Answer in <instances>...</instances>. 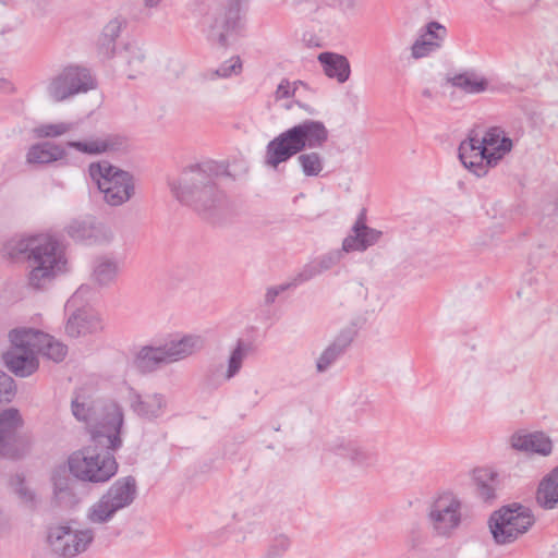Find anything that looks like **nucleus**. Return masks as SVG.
<instances>
[{"label":"nucleus","mask_w":558,"mask_h":558,"mask_svg":"<svg viewBox=\"0 0 558 558\" xmlns=\"http://www.w3.org/2000/svg\"><path fill=\"white\" fill-rule=\"evenodd\" d=\"M173 196L195 211L211 216L225 199L215 183L214 162H203L185 168L178 179L169 181Z\"/></svg>","instance_id":"1"},{"label":"nucleus","mask_w":558,"mask_h":558,"mask_svg":"<svg viewBox=\"0 0 558 558\" xmlns=\"http://www.w3.org/2000/svg\"><path fill=\"white\" fill-rule=\"evenodd\" d=\"M329 132L319 120H304L274 137L266 146L264 163L277 169L305 148H322L328 141Z\"/></svg>","instance_id":"2"},{"label":"nucleus","mask_w":558,"mask_h":558,"mask_svg":"<svg viewBox=\"0 0 558 558\" xmlns=\"http://www.w3.org/2000/svg\"><path fill=\"white\" fill-rule=\"evenodd\" d=\"M16 251L27 255L28 284L35 290L45 289L64 271L66 259L57 240L49 235H34L17 241Z\"/></svg>","instance_id":"3"},{"label":"nucleus","mask_w":558,"mask_h":558,"mask_svg":"<svg viewBox=\"0 0 558 558\" xmlns=\"http://www.w3.org/2000/svg\"><path fill=\"white\" fill-rule=\"evenodd\" d=\"M123 145L124 138L116 134L71 138L64 145L46 141L31 145L25 159L28 165H49L65 159L68 157L66 148L83 155L96 156L120 150Z\"/></svg>","instance_id":"4"},{"label":"nucleus","mask_w":558,"mask_h":558,"mask_svg":"<svg viewBox=\"0 0 558 558\" xmlns=\"http://www.w3.org/2000/svg\"><path fill=\"white\" fill-rule=\"evenodd\" d=\"M72 413L82 422L87 423L94 429L92 437L97 444H108L113 448L122 447L121 429L124 424L122 407L112 400H97L92 403L72 401Z\"/></svg>","instance_id":"5"},{"label":"nucleus","mask_w":558,"mask_h":558,"mask_svg":"<svg viewBox=\"0 0 558 558\" xmlns=\"http://www.w3.org/2000/svg\"><path fill=\"white\" fill-rule=\"evenodd\" d=\"M118 449L108 444H97L92 437L88 446L69 457V471L82 482L106 483L118 472V463L113 456Z\"/></svg>","instance_id":"6"},{"label":"nucleus","mask_w":558,"mask_h":558,"mask_svg":"<svg viewBox=\"0 0 558 558\" xmlns=\"http://www.w3.org/2000/svg\"><path fill=\"white\" fill-rule=\"evenodd\" d=\"M88 175L110 206H120L134 195L133 175L106 160L92 162L88 166Z\"/></svg>","instance_id":"7"},{"label":"nucleus","mask_w":558,"mask_h":558,"mask_svg":"<svg viewBox=\"0 0 558 558\" xmlns=\"http://www.w3.org/2000/svg\"><path fill=\"white\" fill-rule=\"evenodd\" d=\"M97 86L90 70L78 64H69L46 82V95L53 102H64Z\"/></svg>","instance_id":"8"},{"label":"nucleus","mask_w":558,"mask_h":558,"mask_svg":"<svg viewBox=\"0 0 558 558\" xmlns=\"http://www.w3.org/2000/svg\"><path fill=\"white\" fill-rule=\"evenodd\" d=\"M535 519L530 508L512 504L494 511L488 525L497 544H510L526 533Z\"/></svg>","instance_id":"9"},{"label":"nucleus","mask_w":558,"mask_h":558,"mask_svg":"<svg viewBox=\"0 0 558 558\" xmlns=\"http://www.w3.org/2000/svg\"><path fill=\"white\" fill-rule=\"evenodd\" d=\"M137 494L136 481L133 476L117 480L108 490L87 510L86 518L93 524H105L114 514L129 507Z\"/></svg>","instance_id":"10"},{"label":"nucleus","mask_w":558,"mask_h":558,"mask_svg":"<svg viewBox=\"0 0 558 558\" xmlns=\"http://www.w3.org/2000/svg\"><path fill=\"white\" fill-rule=\"evenodd\" d=\"M90 293V287L81 286L65 304V311L70 313L65 332L72 338L95 335L104 329L100 315L86 304Z\"/></svg>","instance_id":"11"},{"label":"nucleus","mask_w":558,"mask_h":558,"mask_svg":"<svg viewBox=\"0 0 558 558\" xmlns=\"http://www.w3.org/2000/svg\"><path fill=\"white\" fill-rule=\"evenodd\" d=\"M23 418L15 408L0 411V457L20 459L29 450V440L20 434Z\"/></svg>","instance_id":"12"},{"label":"nucleus","mask_w":558,"mask_h":558,"mask_svg":"<svg viewBox=\"0 0 558 558\" xmlns=\"http://www.w3.org/2000/svg\"><path fill=\"white\" fill-rule=\"evenodd\" d=\"M94 539L92 529L74 530L69 525L51 526L47 541L52 551L65 558L75 557L84 553Z\"/></svg>","instance_id":"13"},{"label":"nucleus","mask_w":558,"mask_h":558,"mask_svg":"<svg viewBox=\"0 0 558 558\" xmlns=\"http://www.w3.org/2000/svg\"><path fill=\"white\" fill-rule=\"evenodd\" d=\"M428 520L437 535L450 536L461 523V501L451 493L440 495L429 508Z\"/></svg>","instance_id":"14"},{"label":"nucleus","mask_w":558,"mask_h":558,"mask_svg":"<svg viewBox=\"0 0 558 558\" xmlns=\"http://www.w3.org/2000/svg\"><path fill=\"white\" fill-rule=\"evenodd\" d=\"M333 452L347 459L353 466L367 470L379 465V452L375 446L352 438L338 439L332 446Z\"/></svg>","instance_id":"15"},{"label":"nucleus","mask_w":558,"mask_h":558,"mask_svg":"<svg viewBox=\"0 0 558 558\" xmlns=\"http://www.w3.org/2000/svg\"><path fill=\"white\" fill-rule=\"evenodd\" d=\"M65 232L72 240L85 245H108L114 239L112 229L93 217L73 219Z\"/></svg>","instance_id":"16"},{"label":"nucleus","mask_w":558,"mask_h":558,"mask_svg":"<svg viewBox=\"0 0 558 558\" xmlns=\"http://www.w3.org/2000/svg\"><path fill=\"white\" fill-rule=\"evenodd\" d=\"M448 31L437 21H430L420 27L417 36L410 46L413 60H421L437 53L445 44Z\"/></svg>","instance_id":"17"},{"label":"nucleus","mask_w":558,"mask_h":558,"mask_svg":"<svg viewBox=\"0 0 558 558\" xmlns=\"http://www.w3.org/2000/svg\"><path fill=\"white\" fill-rule=\"evenodd\" d=\"M459 159L476 177L485 175L488 167L495 166L490 161L489 154H486L485 147L475 130H472L468 137L460 143Z\"/></svg>","instance_id":"18"},{"label":"nucleus","mask_w":558,"mask_h":558,"mask_svg":"<svg viewBox=\"0 0 558 558\" xmlns=\"http://www.w3.org/2000/svg\"><path fill=\"white\" fill-rule=\"evenodd\" d=\"M247 0H226L223 9L217 14L211 24L210 38L221 46L227 45L228 34L241 26L242 11Z\"/></svg>","instance_id":"19"},{"label":"nucleus","mask_w":558,"mask_h":558,"mask_svg":"<svg viewBox=\"0 0 558 558\" xmlns=\"http://www.w3.org/2000/svg\"><path fill=\"white\" fill-rule=\"evenodd\" d=\"M355 337L356 329L354 326L341 328L316 359V372L323 374L329 371L347 353Z\"/></svg>","instance_id":"20"},{"label":"nucleus","mask_w":558,"mask_h":558,"mask_svg":"<svg viewBox=\"0 0 558 558\" xmlns=\"http://www.w3.org/2000/svg\"><path fill=\"white\" fill-rule=\"evenodd\" d=\"M366 214L363 209L357 216L350 233L343 239L341 247L349 254L352 252H365L368 247L377 244L383 236L380 230L366 225Z\"/></svg>","instance_id":"21"},{"label":"nucleus","mask_w":558,"mask_h":558,"mask_svg":"<svg viewBox=\"0 0 558 558\" xmlns=\"http://www.w3.org/2000/svg\"><path fill=\"white\" fill-rule=\"evenodd\" d=\"M510 445L517 451L533 453L541 457L550 456L554 449L551 438L542 430H518L511 435Z\"/></svg>","instance_id":"22"},{"label":"nucleus","mask_w":558,"mask_h":558,"mask_svg":"<svg viewBox=\"0 0 558 558\" xmlns=\"http://www.w3.org/2000/svg\"><path fill=\"white\" fill-rule=\"evenodd\" d=\"M130 408L137 416L153 421L166 413L167 399L165 395L158 392L145 395L132 392Z\"/></svg>","instance_id":"23"},{"label":"nucleus","mask_w":558,"mask_h":558,"mask_svg":"<svg viewBox=\"0 0 558 558\" xmlns=\"http://www.w3.org/2000/svg\"><path fill=\"white\" fill-rule=\"evenodd\" d=\"M2 359L9 371L19 377L31 376L39 366L36 352L29 350L9 349Z\"/></svg>","instance_id":"24"},{"label":"nucleus","mask_w":558,"mask_h":558,"mask_svg":"<svg viewBox=\"0 0 558 558\" xmlns=\"http://www.w3.org/2000/svg\"><path fill=\"white\" fill-rule=\"evenodd\" d=\"M168 361L175 363L182 361L204 348V339L197 335H184L163 343Z\"/></svg>","instance_id":"25"},{"label":"nucleus","mask_w":558,"mask_h":558,"mask_svg":"<svg viewBox=\"0 0 558 558\" xmlns=\"http://www.w3.org/2000/svg\"><path fill=\"white\" fill-rule=\"evenodd\" d=\"M170 364L165 345H144L135 355L134 366L142 374H149Z\"/></svg>","instance_id":"26"},{"label":"nucleus","mask_w":558,"mask_h":558,"mask_svg":"<svg viewBox=\"0 0 558 558\" xmlns=\"http://www.w3.org/2000/svg\"><path fill=\"white\" fill-rule=\"evenodd\" d=\"M83 124L78 121H57L40 123L33 129L36 138H59L65 135L71 137L82 136Z\"/></svg>","instance_id":"27"},{"label":"nucleus","mask_w":558,"mask_h":558,"mask_svg":"<svg viewBox=\"0 0 558 558\" xmlns=\"http://www.w3.org/2000/svg\"><path fill=\"white\" fill-rule=\"evenodd\" d=\"M480 140L486 154H489L490 161L495 165L512 148V141L505 135V131L499 126L489 128Z\"/></svg>","instance_id":"28"},{"label":"nucleus","mask_w":558,"mask_h":558,"mask_svg":"<svg viewBox=\"0 0 558 558\" xmlns=\"http://www.w3.org/2000/svg\"><path fill=\"white\" fill-rule=\"evenodd\" d=\"M448 84L465 94L476 95L485 93L489 83L486 77L474 70H466L447 78Z\"/></svg>","instance_id":"29"},{"label":"nucleus","mask_w":558,"mask_h":558,"mask_svg":"<svg viewBox=\"0 0 558 558\" xmlns=\"http://www.w3.org/2000/svg\"><path fill=\"white\" fill-rule=\"evenodd\" d=\"M318 61L329 78H336L340 84L349 80L351 68L349 60L344 56L335 52H322L318 56Z\"/></svg>","instance_id":"30"},{"label":"nucleus","mask_w":558,"mask_h":558,"mask_svg":"<svg viewBox=\"0 0 558 558\" xmlns=\"http://www.w3.org/2000/svg\"><path fill=\"white\" fill-rule=\"evenodd\" d=\"M119 62L124 65L129 78H135L144 70L145 53L136 43H128L118 53Z\"/></svg>","instance_id":"31"},{"label":"nucleus","mask_w":558,"mask_h":558,"mask_svg":"<svg viewBox=\"0 0 558 558\" xmlns=\"http://www.w3.org/2000/svg\"><path fill=\"white\" fill-rule=\"evenodd\" d=\"M536 502L546 510L558 505V465L541 480L536 490Z\"/></svg>","instance_id":"32"},{"label":"nucleus","mask_w":558,"mask_h":558,"mask_svg":"<svg viewBox=\"0 0 558 558\" xmlns=\"http://www.w3.org/2000/svg\"><path fill=\"white\" fill-rule=\"evenodd\" d=\"M53 500L59 507H72L76 502L73 490V481L64 471H56L52 474Z\"/></svg>","instance_id":"33"},{"label":"nucleus","mask_w":558,"mask_h":558,"mask_svg":"<svg viewBox=\"0 0 558 558\" xmlns=\"http://www.w3.org/2000/svg\"><path fill=\"white\" fill-rule=\"evenodd\" d=\"M120 270V263L116 257L102 255L95 259L93 268L94 280L102 287L114 282Z\"/></svg>","instance_id":"34"},{"label":"nucleus","mask_w":558,"mask_h":558,"mask_svg":"<svg viewBox=\"0 0 558 558\" xmlns=\"http://www.w3.org/2000/svg\"><path fill=\"white\" fill-rule=\"evenodd\" d=\"M123 23L119 19H113L104 27L98 39V53L102 58H111L116 50V39L120 36Z\"/></svg>","instance_id":"35"},{"label":"nucleus","mask_w":558,"mask_h":558,"mask_svg":"<svg viewBox=\"0 0 558 558\" xmlns=\"http://www.w3.org/2000/svg\"><path fill=\"white\" fill-rule=\"evenodd\" d=\"M478 496L484 501L496 498L497 474L490 469H476L473 473Z\"/></svg>","instance_id":"36"},{"label":"nucleus","mask_w":558,"mask_h":558,"mask_svg":"<svg viewBox=\"0 0 558 558\" xmlns=\"http://www.w3.org/2000/svg\"><path fill=\"white\" fill-rule=\"evenodd\" d=\"M36 353H40L45 357L59 363L65 357L68 348L52 336L40 331Z\"/></svg>","instance_id":"37"},{"label":"nucleus","mask_w":558,"mask_h":558,"mask_svg":"<svg viewBox=\"0 0 558 558\" xmlns=\"http://www.w3.org/2000/svg\"><path fill=\"white\" fill-rule=\"evenodd\" d=\"M251 351V344L239 339L235 347L231 350L227 369L225 373V379L230 380L235 377L243 365L244 360L247 357Z\"/></svg>","instance_id":"38"},{"label":"nucleus","mask_w":558,"mask_h":558,"mask_svg":"<svg viewBox=\"0 0 558 558\" xmlns=\"http://www.w3.org/2000/svg\"><path fill=\"white\" fill-rule=\"evenodd\" d=\"M39 335L40 331L35 329H14L9 333L12 343L10 349H24L36 352Z\"/></svg>","instance_id":"39"},{"label":"nucleus","mask_w":558,"mask_h":558,"mask_svg":"<svg viewBox=\"0 0 558 558\" xmlns=\"http://www.w3.org/2000/svg\"><path fill=\"white\" fill-rule=\"evenodd\" d=\"M298 163L305 177H318L324 169V158L317 151L300 153Z\"/></svg>","instance_id":"40"},{"label":"nucleus","mask_w":558,"mask_h":558,"mask_svg":"<svg viewBox=\"0 0 558 558\" xmlns=\"http://www.w3.org/2000/svg\"><path fill=\"white\" fill-rule=\"evenodd\" d=\"M242 62L240 57L235 56L223 62L217 70L208 71L204 74L207 80H216L217 77H229L232 74L241 72Z\"/></svg>","instance_id":"41"},{"label":"nucleus","mask_w":558,"mask_h":558,"mask_svg":"<svg viewBox=\"0 0 558 558\" xmlns=\"http://www.w3.org/2000/svg\"><path fill=\"white\" fill-rule=\"evenodd\" d=\"M322 275L316 259L306 263L299 272L291 279L293 288L312 280L313 278Z\"/></svg>","instance_id":"42"},{"label":"nucleus","mask_w":558,"mask_h":558,"mask_svg":"<svg viewBox=\"0 0 558 558\" xmlns=\"http://www.w3.org/2000/svg\"><path fill=\"white\" fill-rule=\"evenodd\" d=\"M344 254L347 253L341 247L339 250H331L317 256L315 259L318 264L320 272L323 274L337 266L342 260Z\"/></svg>","instance_id":"43"},{"label":"nucleus","mask_w":558,"mask_h":558,"mask_svg":"<svg viewBox=\"0 0 558 558\" xmlns=\"http://www.w3.org/2000/svg\"><path fill=\"white\" fill-rule=\"evenodd\" d=\"M15 493L19 498L28 507H34L36 505V495L35 493L26 485L24 478L17 475L14 478Z\"/></svg>","instance_id":"44"},{"label":"nucleus","mask_w":558,"mask_h":558,"mask_svg":"<svg viewBox=\"0 0 558 558\" xmlns=\"http://www.w3.org/2000/svg\"><path fill=\"white\" fill-rule=\"evenodd\" d=\"M290 547V539L286 535L277 536L262 558H279Z\"/></svg>","instance_id":"45"},{"label":"nucleus","mask_w":558,"mask_h":558,"mask_svg":"<svg viewBox=\"0 0 558 558\" xmlns=\"http://www.w3.org/2000/svg\"><path fill=\"white\" fill-rule=\"evenodd\" d=\"M14 380L0 369V401L10 400L15 393Z\"/></svg>","instance_id":"46"},{"label":"nucleus","mask_w":558,"mask_h":558,"mask_svg":"<svg viewBox=\"0 0 558 558\" xmlns=\"http://www.w3.org/2000/svg\"><path fill=\"white\" fill-rule=\"evenodd\" d=\"M295 83H291L288 80H282L275 92V99L276 100H282L288 99L292 96H294L296 87L294 86Z\"/></svg>","instance_id":"47"},{"label":"nucleus","mask_w":558,"mask_h":558,"mask_svg":"<svg viewBox=\"0 0 558 558\" xmlns=\"http://www.w3.org/2000/svg\"><path fill=\"white\" fill-rule=\"evenodd\" d=\"M290 288H293V286L291 284V281L288 283H282L279 286L268 288L267 292L265 294L266 304L270 305V304L275 303L277 296Z\"/></svg>","instance_id":"48"},{"label":"nucleus","mask_w":558,"mask_h":558,"mask_svg":"<svg viewBox=\"0 0 558 558\" xmlns=\"http://www.w3.org/2000/svg\"><path fill=\"white\" fill-rule=\"evenodd\" d=\"M161 0H143V3H144V7L145 8H156L159 3H160Z\"/></svg>","instance_id":"49"},{"label":"nucleus","mask_w":558,"mask_h":558,"mask_svg":"<svg viewBox=\"0 0 558 558\" xmlns=\"http://www.w3.org/2000/svg\"><path fill=\"white\" fill-rule=\"evenodd\" d=\"M4 517L0 513V526H2V524L4 523Z\"/></svg>","instance_id":"50"}]
</instances>
